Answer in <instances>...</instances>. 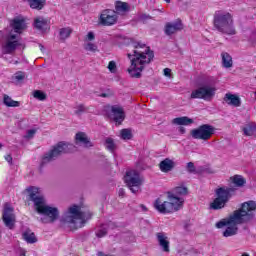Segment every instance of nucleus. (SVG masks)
<instances>
[{"label":"nucleus","instance_id":"nucleus-26","mask_svg":"<svg viewBox=\"0 0 256 256\" xmlns=\"http://www.w3.org/2000/svg\"><path fill=\"white\" fill-rule=\"evenodd\" d=\"M28 3L31 9H37V11H41V9L45 7L47 0H28Z\"/></svg>","mask_w":256,"mask_h":256},{"label":"nucleus","instance_id":"nucleus-18","mask_svg":"<svg viewBox=\"0 0 256 256\" xmlns=\"http://www.w3.org/2000/svg\"><path fill=\"white\" fill-rule=\"evenodd\" d=\"M10 26L12 29H14L15 33H23L25 29H27V23L25 22V18L18 16L15 17L13 20L10 22Z\"/></svg>","mask_w":256,"mask_h":256},{"label":"nucleus","instance_id":"nucleus-40","mask_svg":"<svg viewBox=\"0 0 256 256\" xmlns=\"http://www.w3.org/2000/svg\"><path fill=\"white\" fill-rule=\"evenodd\" d=\"M35 133H37V130L35 129L28 130L25 136L26 139H33V137L35 136Z\"/></svg>","mask_w":256,"mask_h":256},{"label":"nucleus","instance_id":"nucleus-41","mask_svg":"<svg viewBox=\"0 0 256 256\" xmlns=\"http://www.w3.org/2000/svg\"><path fill=\"white\" fill-rule=\"evenodd\" d=\"M104 225H106V229L109 231V229H116L117 228V224H115V222H107Z\"/></svg>","mask_w":256,"mask_h":256},{"label":"nucleus","instance_id":"nucleus-34","mask_svg":"<svg viewBox=\"0 0 256 256\" xmlns=\"http://www.w3.org/2000/svg\"><path fill=\"white\" fill-rule=\"evenodd\" d=\"M107 225H105V224H102V225H100V226H98L97 228H96V237H99V238H101V237H105V235H107Z\"/></svg>","mask_w":256,"mask_h":256},{"label":"nucleus","instance_id":"nucleus-13","mask_svg":"<svg viewBox=\"0 0 256 256\" xmlns=\"http://www.w3.org/2000/svg\"><path fill=\"white\" fill-rule=\"evenodd\" d=\"M99 21L101 25H105L107 27L115 25L117 23V14L113 10H103L100 15Z\"/></svg>","mask_w":256,"mask_h":256},{"label":"nucleus","instance_id":"nucleus-49","mask_svg":"<svg viewBox=\"0 0 256 256\" xmlns=\"http://www.w3.org/2000/svg\"><path fill=\"white\" fill-rule=\"evenodd\" d=\"M179 132L183 135L185 134V128L184 127H180L179 128Z\"/></svg>","mask_w":256,"mask_h":256},{"label":"nucleus","instance_id":"nucleus-7","mask_svg":"<svg viewBox=\"0 0 256 256\" xmlns=\"http://www.w3.org/2000/svg\"><path fill=\"white\" fill-rule=\"evenodd\" d=\"M216 198L210 203V209L214 211H219V209H224V207L229 203V199L233 197L235 189L229 187H220L216 189Z\"/></svg>","mask_w":256,"mask_h":256},{"label":"nucleus","instance_id":"nucleus-51","mask_svg":"<svg viewBox=\"0 0 256 256\" xmlns=\"http://www.w3.org/2000/svg\"><path fill=\"white\" fill-rule=\"evenodd\" d=\"M206 173H214L211 169H206Z\"/></svg>","mask_w":256,"mask_h":256},{"label":"nucleus","instance_id":"nucleus-8","mask_svg":"<svg viewBox=\"0 0 256 256\" xmlns=\"http://www.w3.org/2000/svg\"><path fill=\"white\" fill-rule=\"evenodd\" d=\"M72 144H67L64 142H59L57 145L53 146V148L44 154L42 157L40 167H45L47 163H51V161H55V159H58L63 155V153H69V150L67 149H73Z\"/></svg>","mask_w":256,"mask_h":256},{"label":"nucleus","instance_id":"nucleus-42","mask_svg":"<svg viewBox=\"0 0 256 256\" xmlns=\"http://www.w3.org/2000/svg\"><path fill=\"white\" fill-rule=\"evenodd\" d=\"M15 79L17 81H23V79H25V73L23 72H18L15 74Z\"/></svg>","mask_w":256,"mask_h":256},{"label":"nucleus","instance_id":"nucleus-36","mask_svg":"<svg viewBox=\"0 0 256 256\" xmlns=\"http://www.w3.org/2000/svg\"><path fill=\"white\" fill-rule=\"evenodd\" d=\"M84 49L85 51H90L91 53H97V51H99L97 49V44H93L91 42L84 44Z\"/></svg>","mask_w":256,"mask_h":256},{"label":"nucleus","instance_id":"nucleus-1","mask_svg":"<svg viewBox=\"0 0 256 256\" xmlns=\"http://www.w3.org/2000/svg\"><path fill=\"white\" fill-rule=\"evenodd\" d=\"M253 211H256V202L253 200L244 202L242 203L241 208L235 210L228 218L216 223V227L217 229H223V227H226V230L223 232V236L233 237V235H237L239 231V228L237 227L238 225L247 223V221H251V219H253Z\"/></svg>","mask_w":256,"mask_h":256},{"label":"nucleus","instance_id":"nucleus-19","mask_svg":"<svg viewBox=\"0 0 256 256\" xmlns=\"http://www.w3.org/2000/svg\"><path fill=\"white\" fill-rule=\"evenodd\" d=\"M159 169L162 173H169V171L175 169V161L166 158L159 163Z\"/></svg>","mask_w":256,"mask_h":256},{"label":"nucleus","instance_id":"nucleus-16","mask_svg":"<svg viewBox=\"0 0 256 256\" xmlns=\"http://www.w3.org/2000/svg\"><path fill=\"white\" fill-rule=\"evenodd\" d=\"M110 119H112V121H115L117 125H121V123L125 121V112L123 111V108L119 106H112Z\"/></svg>","mask_w":256,"mask_h":256},{"label":"nucleus","instance_id":"nucleus-53","mask_svg":"<svg viewBox=\"0 0 256 256\" xmlns=\"http://www.w3.org/2000/svg\"><path fill=\"white\" fill-rule=\"evenodd\" d=\"M164 1H166V3H171V0H164Z\"/></svg>","mask_w":256,"mask_h":256},{"label":"nucleus","instance_id":"nucleus-52","mask_svg":"<svg viewBox=\"0 0 256 256\" xmlns=\"http://www.w3.org/2000/svg\"><path fill=\"white\" fill-rule=\"evenodd\" d=\"M241 256H249L248 253H243Z\"/></svg>","mask_w":256,"mask_h":256},{"label":"nucleus","instance_id":"nucleus-5","mask_svg":"<svg viewBox=\"0 0 256 256\" xmlns=\"http://www.w3.org/2000/svg\"><path fill=\"white\" fill-rule=\"evenodd\" d=\"M213 24L215 29L220 33H224V35H235L237 33L233 24V15L229 12H215Z\"/></svg>","mask_w":256,"mask_h":256},{"label":"nucleus","instance_id":"nucleus-12","mask_svg":"<svg viewBox=\"0 0 256 256\" xmlns=\"http://www.w3.org/2000/svg\"><path fill=\"white\" fill-rule=\"evenodd\" d=\"M20 37L17 34H9L2 44V52L5 55H13L18 47H21Z\"/></svg>","mask_w":256,"mask_h":256},{"label":"nucleus","instance_id":"nucleus-38","mask_svg":"<svg viewBox=\"0 0 256 256\" xmlns=\"http://www.w3.org/2000/svg\"><path fill=\"white\" fill-rule=\"evenodd\" d=\"M186 169L188 173H197V169L195 168V164L193 162H188Z\"/></svg>","mask_w":256,"mask_h":256},{"label":"nucleus","instance_id":"nucleus-46","mask_svg":"<svg viewBox=\"0 0 256 256\" xmlns=\"http://www.w3.org/2000/svg\"><path fill=\"white\" fill-rule=\"evenodd\" d=\"M164 75H165V77H171V69L170 68H165L164 69Z\"/></svg>","mask_w":256,"mask_h":256},{"label":"nucleus","instance_id":"nucleus-50","mask_svg":"<svg viewBox=\"0 0 256 256\" xmlns=\"http://www.w3.org/2000/svg\"><path fill=\"white\" fill-rule=\"evenodd\" d=\"M100 97H109V94H107V93H102V94L100 95Z\"/></svg>","mask_w":256,"mask_h":256},{"label":"nucleus","instance_id":"nucleus-29","mask_svg":"<svg viewBox=\"0 0 256 256\" xmlns=\"http://www.w3.org/2000/svg\"><path fill=\"white\" fill-rule=\"evenodd\" d=\"M3 103L6 107H19L21 105V102L12 100L7 94L3 96Z\"/></svg>","mask_w":256,"mask_h":256},{"label":"nucleus","instance_id":"nucleus-21","mask_svg":"<svg viewBox=\"0 0 256 256\" xmlns=\"http://www.w3.org/2000/svg\"><path fill=\"white\" fill-rule=\"evenodd\" d=\"M115 9H116L115 13L117 15H127V13L131 11V6H129V4L126 2L117 1L115 3Z\"/></svg>","mask_w":256,"mask_h":256},{"label":"nucleus","instance_id":"nucleus-32","mask_svg":"<svg viewBox=\"0 0 256 256\" xmlns=\"http://www.w3.org/2000/svg\"><path fill=\"white\" fill-rule=\"evenodd\" d=\"M74 113L75 115H77L78 117H81L82 113H88L89 112V108L87 106H85V104H77L74 107Z\"/></svg>","mask_w":256,"mask_h":256},{"label":"nucleus","instance_id":"nucleus-28","mask_svg":"<svg viewBox=\"0 0 256 256\" xmlns=\"http://www.w3.org/2000/svg\"><path fill=\"white\" fill-rule=\"evenodd\" d=\"M22 237L27 243H37V237H35V233H33L30 229L26 230Z\"/></svg>","mask_w":256,"mask_h":256},{"label":"nucleus","instance_id":"nucleus-39","mask_svg":"<svg viewBox=\"0 0 256 256\" xmlns=\"http://www.w3.org/2000/svg\"><path fill=\"white\" fill-rule=\"evenodd\" d=\"M108 69H109L110 73H116L117 72V64L115 63V61H110L109 62Z\"/></svg>","mask_w":256,"mask_h":256},{"label":"nucleus","instance_id":"nucleus-45","mask_svg":"<svg viewBox=\"0 0 256 256\" xmlns=\"http://www.w3.org/2000/svg\"><path fill=\"white\" fill-rule=\"evenodd\" d=\"M86 39L87 41H93L95 39V34L93 32H89Z\"/></svg>","mask_w":256,"mask_h":256},{"label":"nucleus","instance_id":"nucleus-15","mask_svg":"<svg viewBox=\"0 0 256 256\" xmlns=\"http://www.w3.org/2000/svg\"><path fill=\"white\" fill-rule=\"evenodd\" d=\"M183 29V23L181 20H177L175 22H167L164 27V33L165 35L171 36L175 35V33H178V31H182Z\"/></svg>","mask_w":256,"mask_h":256},{"label":"nucleus","instance_id":"nucleus-17","mask_svg":"<svg viewBox=\"0 0 256 256\" xmlns=\"http://www.w3.org/2000/svg\"><path fill=\"white\" fill-rule=\"evenodd\" d=\"M2 219L8 229H13V227H15V214H13V208L6 206Z\"/></svg>","mask_w":256,"mask_h":256},{"label":"nucleus","instance_id":"nucleus-27","mask_svg":"<svg viewBox=\"0 0 256 256\" xmlns=\"http://www.w3.org/2000/svg\"><path fill=\"white\" fill-rule=\"evenodd\" d=\"M172 123L174 125H193V119L187 116H183V117L174 118L172 120Z\"/></svg>","mask_w":256,"mask_h":256},{"label":"nucleus","instance_id":"nucleus-4","mask_svg":"<svg viewBox=\"0 0 256 256\" xmlns=\"http://www.w3.org/2000/svg\"><path fill=\"white\" fill-rule=\"evenodd\" d=\"M183 195H187V187L178 186L173 192H168L167 200L158 198L154 202V207L159 213H175L183 209V203H185V199L181 198Z\"/></svg>","mask_w":256,"mask_h":256},{"label":"nucleus","instance_id":"nucleus-24","mask_svg":"<svg viewBox=\"0 0 256 256\" xmlns=\"http://www.w3.org/2000/svg\"><path fill=\"white\" fill-rule=\"evenodd\" d=\"M242 131H243V133L246 137H253V135H256V123L255 122H248L242 128Z\"/></svg>","mask_w":256,"mask_h":256},{"label":"nucleus","instance_id":"nucleus-54","mask_svg":"<svg viewBox=\"0 0 256 256\" xmlns=\"http://www.w3.org/2000/svg\"><path fill=\"white\" fill-rule=\"evenodd\" d=\"M20 256H25V253L21 254Z\"/></svg>","mask_w":256,"mask_h":256},{"label":"nucleus","instance_id":"nucleus-10","mask_svg":"<svg viewBox=\"0 0 256 256\" xmlns=\"http://www.w3.org/2000/svg\"><path fill=\"white\" fill-rule=\"evenodd\" d=\"M190 135L193 139H201L202 141H209L215 135V127L209 124H203L198 128L192 129Z\"/></svg>","mask_w":256,"mask_h":256},{"label":"nucleus","instance_id":"nucleus-2","mask_svg":"<svg viewBox=\"0 0 256 256\" xmlns=\"http://www.w3.org/2000/svg\"><path fill=\"white\" fill-rule=\"evenodd\" d=\"M132 47L135 50L133 51V55L128 54V59L131 61L128 73L135 79H139L145 66L153 61L155 54H153V51L147 45L141 42H132Z\"/></svg>","mask_w":256,"mask_h":256},{"label":"nucleus","instance_id":"nucleus-22","mask_svg":"<svg viewBox=\"0 0 256 256\" xmlns=\"http://www.w3.org/2000/svg\"><path fill=\"white\" fill-rule=\"evenodd\" d=\"M224 101L227 103V105H232L233 107H241V98L235 94H225Z\"/></svg>","mask_w":256,"mask_h":256},{"label":"nucleus","instance_id":"nucleus-33","mask_svg":"<svg viewBox=\"0 0 256 256\" xmlns=\"http://www.w3.org/2000/svg\"><path fill=\"white\" fill-rule=\"evenodd\" d=\"M104 145L106 149H108V151H111V153H113L115 149H117V145H115V141L113 140V138H106Z\"/></svg>","mask_w":256,"mask_h":256},{"label":"nucleus","instance_id":"nucleus-35","mask_svg":"<svg viewBox=\"0 0 256 256\" xmlns=\"http://www.w3.org/2000/svg\"><path fill=\"white\" fill-rule=\"evenodd\" d=\"M33 97L38 99V101H45L47 99V94L41 90H35L33 92Z\"/></svg>","mask_w":256,"mask_h":256},{"label":"nucleus","instance_id":"nucleus-25","mask_svg":"<svg viewBox=\"0 0 256 256\" xmlns=\"http://www.w3.org/2000/svg\"><path fill=\"white\" fill-rule=\"evenodd\" d=\"M221 57L223 67H225L226 69L233 67V58L231 57V55H229V53L222 52Z\"/></svg>","mask_w":256,"mask_h":256},{"label":"nucleus","instance_id":"nucleus-48","mask_svg":"<svg viewBox=\"0 0 256 256\" xmlns=\"http://www.w3.org/2000/svg\"><path fill=\"white\" fill-rule=\"evenodd\" d=\"M118 193H119V197H125V190L120 189Z\"/></svg>","mask_w":256,"mask_h":256},{"label":"nucleus","instance_id":"nucleus-37","mask_svg":"<svg viewBox=\"0 0 256 256\" xmlns=\"http://www.w3.org/2000/svg\"><path fill=\"white\" fill-rule=\"evenodd\" d=\"M121 138L124 140H129L133 138V133L131 129H122L121 130Z\"/></svg>","mask_w":256,"mask_h":256},{"label":"nucleus","instance_id":"nucleus-31","mask_svg":"<svg viewBox=\"0 0 256 256\" xmlns=\"http://www.w3.org/2000/svg\"><path fill=\"white\" fill-rule=\"evenodd\" d=\"M71 33H73V29L69 27L60 29L59 35H60L61 41H65V39H69V37H71Z\"/></svg>","mask_w":256,"mask_h":256},{"label":"nucleus","instance_id":"nucleus-23","mask_svg":"<svg viewBox=\"0 0 256 256\" xmlns=\"http://www.w3.org/2000/svg\"><path fill=\"white\" fill-rule=\"evenodd\" d=\"M76 145H85L86 147H93V144H91V141L87 137V134L85 132H78L75 136Z\"/></svg>","mask_w":256,"mask_h":256},{"label":"nucleus","instance_id":"nucleus-47","mask_svg":"<svg viewBox=\"0 0 256 256\" xmlns=\"http://www.w3.org/2000/svg\"><path fill=\"white\" fill-rule=\"evenodd\" d=\"M5 159L6 161H8V163H11L13 161V157H11V155H7Z\"/></svg>","mask_w":256,"mask_h":256},{"label":"nucleus","instance_id":"nucleus-30","mask_svg":"<svg viewBox=\"0 0 256 256\" xmlns=\"http://www.w3.org/2000/svg\"><path fill=\"white\" fill-rule=\"evenodd\" d=\"M232 183L236 185V187H243L245 183H247V180L243 178L241 175H234L233 177L230 178Z\"/></svg>","mask_w":256,"mask_h":256},{"label":"nucleus","instance_id":"nucleus-9","mask_svg":"<svg viewBox=\"0 0 256 256\" xmlns=\"http://www.w3.org/2000/svg\"><path fill=\"white\" fill-rule=\"evenodd\" d=\"M124 181L133 193H138L139 187L143 185V177L136 170H128L124 176Z\"/></svg>","mask_w":256,"mask_h":256},{"label":"nucleus","instance_id":"nucleus-43","mask_svg":"<svg viewBox=\"0 0 256 256\" xmlns=\"http://www.w3.org/2000/svg\"><path fill=\"white\" fill-rule=\"evenodd\" d=\"M138 19H139V21L145 22V21H148V19H151V16H149V15H147V14H140V15L138 16Z\"/></svg>","mask_w":256,"mask_h":256},{"label":"nucleus","instance_id":"nucleus-11","mask_svg":"<svg viewBox=\"0 0 256 256\" xmlns=\"http://www.w3.org/2000/svg\"><path fill=\"white\" fill-rule=\"evenodd\" d=\"M215 91V87H212L211 85L200 84L197 89L192 91L190 98L211 101V99L215 97Z\"/></svg>","mask_w":256,"mask_h":256},{"label":"nucleus","instance_id":"nucleus-14","mask_svg":"<svg viewBox=\"0 0 256 256\" xmlns=\"http://www.w3.org/2000/svg\"><path fill=\"white\" fill-rule=\"evenodd\" d=\"M156 239L158 241L159 247H161L164 253L171 252V248H170L171 242L169 241V236H167L165 232L156 233Z\"/></svg>","mask_w":256,"mask_h":256},{"label":"nucleus","instance_id":"nucleus-20","mask_svg":"<svg viewBox=\"0 0 256 256\" xmlns=\"http://www.w3.org/2000/svg\"><path fill=\"white\" fill-rule=\"evenodd\" d=\"M33 25L35 29H38V31L45 32L49 29V22H47V19L43 17L34 18Z\"/></svg>","mask_w":256,"mask_h":256},{"label":"nucleus","instance_id":"nucleus-6","mask_svg":"<svg viewBox=\"0 0 256 256\" xmlns=\"http://www.w3.org/2000/svg\"><path fill=\"white\" fill-rule=\"evenodd\" d=\"M61 221L68 223L71 229H81L85 225V214L81 212V207L72 205L63 214Z\"/></svg>","mask_w":256,"mask_h":256},{"label":"nucleus","instance_id":"nucleus-3","mask_svg":"<svg viewBox=\"0 0 256 256\" xmlns=\"http://www.w3.org/2000/svg\"><path fill=\"white\" fill-rule=\"evenodd\" d=\"M26 191H28L29 199L33 201L37 213L44 215V217L41 218L42 223H55V221L59 219V209L47 205L45 198L39 192V188L32 186Z\"/></svg>","mask_w":256,"mask_h":256},{"label":"nucleus","instance_id":"nucleus-44","mask_svg":"<svg viewBox=\"0 0 256 256\" xmlns=\"http://www.w3.org/2000/svg\"><path fill=\"white\" fill-rule=\"evenodd\" d=\"M250 43L255 47L256 46V33H253L250 37Z\"/></svg>","mask_w":256,"mask_h":256}]
</instances>
